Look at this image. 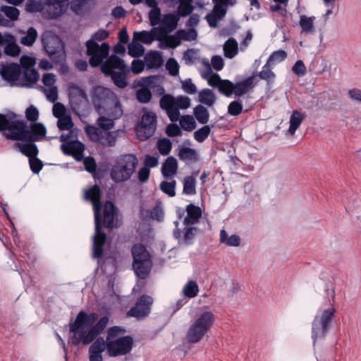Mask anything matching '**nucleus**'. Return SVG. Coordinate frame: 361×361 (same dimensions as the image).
Wrapping results in <instances>:
<instances>
[{
    "mask_svg": "<svg viewBox=\"0 0 361 361\" xmlns=\"http://www.w3.org/2000/svg\"><path fill=\"white\" fill-rule=\"evenodd\" d=\"M97 319L96 313L88 314L82 311L78 313L75 322L70 325V331L74 334L73 344L78 345L80 342L90 344L104 330L109 322L108 317H103L95 324Z\"/></svg>",
    "mask_w": 361,
    "mask_h": 361,
    "instance_id": "1",
    "label": "nucleus"
},
{
    "mask_svg": "<svg viewBox=\"0 0 361 361\" xmlns=\"http://www.w3.org/2000/svg\"><path fill=\"white\" fill-rule=\"evenodd\" d=\"M330 306L317 314L312 322V338L313 345L319 341L325 339L336 317V310L334 307L336 293L334 288L326 289Z\"/></svg>",
    "mask_w": 361,
    "mask_h": 361,
    "instance_id": "2",
    "label": "nucleus"
},
{
    "mask_svg": "<svg viewBox=\"0 0 361 361\" xmlns=\"http://www.w3.org/2000/svg\"><path fill=\"white\" fill-rule=\"evenodd\" d=\"M126 329L120 326H113L108 330L106 349L110 356H118L129 353L133 345V339L130 336H121Z\"/></svg>",
    "mask_w": 361,
    "mask_h": 361,
    "instance_id": "3",
    "label": "nucleus"
},
{
    "mask_svg": "<svg viewBox=\"0 0 361 361\" xmlns=\"http://www.w3.org/2000/svg\"><path fill=\"white\" fill-rule=\"evenodd\" d=\"M215 320L211 311H202L193 318L186 332V340L190 343H197L208 333Z\"/></svg>",
    "mask_w": 361,
    "mask_h": 361,
    "instance_id": "4",
    "label": "nucleus"
},
{
    "mask_svg": "<svg viewBox=\"0 0 361 361\" xmlns=\"http://www.w3.org/2000/svg\"><path fill=\"white\" fill-rule=\"evenodd\" d=\"M137 157L131 154L118 157L111 170V178L116 183H121L130 178L137 165Z\"/></svg>",
    "mask_w": 361,
    "mask_h": 361,
    "instance_id": "5",
    "label": "nucleus"
},
{
    "mask_svg": "<svg viewBox=\"0 0 361 361\" xmlns=\"http://www.w3.org/2000/svg\"><path fill=\"white\" fill-rule=\"evenodd\" d=\"M0 132L6 139L18 141L13 149L23 153V121L12 120L0 114Z\"/></svg>",
    "mask_w": 361,
    "mask_h": 361,
    "instance_id": "6",
    "label": "nucleus"
},
{
    "mask_svg": "<svg viewBox=\"0 0 361 361\" xmlns=\"http://www.w3.org/2000/svg\"><path fill=\"white\" fill-rule=\"evenodd\" d=\"M190 99L187 96L173 97L171 94L164 95L159 101L160 107L165 110L172 122L179 120V109H186L190 106Z\"/></svg>",
    "mask_w": 361,
    "mask_h": 361,
    "instance_id": "7",
    "label": "nucleus"
},
{
    "mask_svg": "<svg viewBox=\"0 0 361 361\" xmlns=\"http://www.w3.org/2000/svg\"><path fill=\"white\" fill-rule=\"evenodd\" d=\"M132 255L133 257V267L135 274L140 279H146L152 265L149 253L144 245L136 244L132 248Z\"/></svg>",
    "mask_w": 361,
    "mask_h": 361,
    "instance_id": "8",
    "label": "nucleus"
},
{
    "mask_svg": "<svg viewBox=\"0 0 361 361\" xmlns=\"http://www.w3.org/2000/svg\"><path fill=\"white\" fill-rule=\"evenodd\" d=\"M42 42L46 52L55 63H59L64 60V47L59 36L47 31L42 34Z\"/></svg>",
    "mask_w": 361,
    "mask_h": 361,
    "instance_id": "9",
    "label": "nucleus"
},
{
    "mask_svg": "<svg viewBox=\"0 0 361 361\" xmlns=\"http://www.w3.org/2000/svg\"><path fill=\"white\" fill-rule=\"evenodd\" d=\"M87 55L90 56L89 63L92 67L102 66L104 59L109 53L110 46L104 42L99 44L93 40H87L86 42Z\"/></svg>",
    "mask_w": 361,
    "mask_h": 361,
    "instance_id": "10",
    "label": "nucleus"
},
{
    "mask_svg": "<svg viewBox=\"0 0 361 361\" xmlns=\"http://www.w3.org/2000/svg\"><path fill=\"white\" fill-rule=\"evenodd\" d=\"M157 129V116L152 111H147L141 117L140 122L136 128L137 138L145 141L151 137Z\"/></svg>",
    "mask_w": 361,
    "mask_h": 361,
    "instance_id": "11",
    "label": "nucleus"
},
{
    "mask_svg": "<svg viewBox=\"0 0 361 361\" xmlns=\"http://www.w3.org/2000/svg\"><path fill=\"white\" fill-rule=\"evenodd\" d=\"M97 121L99 128L108 131L114 126V120L119 118L123 115V110L119 102L114 103L113 107L104 111V114H99Z\"/></svg>",
    "mask_w": 361,
    "mask_h": 361,
    "instance_id": "12",
    "label": "nucleus"
},
{
    "mask_svg": "<svg viewBox=\"0 0 361 361\" xmlns=\"http://www.w3.org/2000/svg\"><path fill=\"white\" fill-rule=\"evenodd\" d=\"M85 132L93 142H97L103 146L113 147L116 142V135L114 132L102 130L100 128L87 126Z\"/></svg>",
    "mask_w": 361,
    "mask_h": 361,
    "instance_id": "13",
    "label": "nucleus"
},
{
    "mask_svg": "<svg viewBox=\"0 0 361 361\" xmlns=\"http://www.w3.org/2000/svg\"><path fill=\"white\" fill-rule=\"evenodd\" d=\"M114 98L113 92L105 87L98 86L94 88L92 94V103L99 114H104L106 106L110 108L109 100ZM116 101H115L116 102ZM114 101H112L111 107H113Z\"/></svg>",
    "mask_w": 361,
    "mask_h": 361,
    "instance_id": "14",
    "label": "nucleus"
},
{
    "mask_svg": "<svg viewBox=\"0 0 361 361\" xmlns=\"http://www.w3.org/2000/svg\"><path fill=\"white\" fill-rule=\"evenodd\" d=\"M68 0H45L42 16L47 19H57L67 11Z\"/></svg>",
    "mask_w": 361,
    "mask_h": 361,
    "instance_id": "15",
    "label": "nucleus"
},
{
    "mask_svg": "<svg viewBox=\"0 0 361 361\" xmlns=\"http://www.w3.org/2000/svg\"><path fill=\"white\" fill-rule=\"evenodd\" d=\"M152 303V297L143 295L138 299L135 305L128 312L127 314L137 319L143 318L149 314Z\"/></svg>",
    "mask_w": 361,
    "mask_h": 361,
    "instance_id": "16",
    "label": "nucleus"
},
{
    "mask_svg": "<svg viewBox=\"0 0 361 361\" xmlns=\"http://www.w3.org/2000/svg\"><path fill=\"white\" fill-rule=\"evenodd\" d=\"M69 97L73 111H79L80 106L87 102V94L83 89L75 83L68 85Z\"/></svg>",
    "mask_w": 361,
    "mask_h": 361,
    "instance_id": "17",
    "label": "nucleus"
},
{
    "mask_svg": "<svg viewBox=\"0 0 361 361\" xmlns=\"http://www.w3.org/2000/svg\"><path fill=\"white\" fill-rule=\"evenodd\" d=\"M20 66L23 67V56L19 59V65L11 63L3 66L0 71V75L4 80L13 85L20 77L21 73Z\"/></svg>",
    "mask_w": 361,
    "mask_h": 361,
    "instance_id": "18",
    "label": "nucleus"
},
{
    "mask_svg": "<svg viewBox=\"0 0 361 361\" xmlns=\"http://www.w3.org/2000/svg\"><path fill=\"white\" fill-rule=\"evenodd\" d=\"M47 130L40 123H31L29 128L24 123V142H37L42 140L46 135Z\"/></svg>",
    "mask_w": 361,
    "mask_h": 361,
    "instance_id": "19",
    "label": "nucleus"
},
{
    "mask_svg": "<svg viewBox=\"0 0 361 361\" xmlns=\"http://www.w3.org/2000/svg\"><path fill=\"white\" fill-rule=\"evenodd\" d=\"M101 221H95V235L93 237V253L94 259H99L103 255V247L106 240V235L102 231Z\"/></svg>",
    "mask_w": 361,
    "mask_h": 361,
    "instance_id": "20",
    "label": "nucleus"
},
{
    "mask_svg": "<svg viewBox=\"0 0 361 361\" xmlns=\"http://www.w3.org/2000/svg\"><path fill=\"white\" fill-rule=\"evenodd\" d=\"M126 70L128 68L124 61L115 54L110 56L101 66V71L106 75L118 71H126Z\"/></svg>",
    "mask_w": 361,
    "mask_h": 361,
    "instance_id": "21",
    "label": "nucleus"
},
{
    "mask_svg": "<svg viewBox=\"0 0 361 361\" xmlns=\"http://www.w3.org/2000/svg\"><path fill=\"white\" fill-rule=\"evenodd\" d=\"M85 198L87 200H90L92 203L95 221H101L102 216L100 214V210L102 209V204L99 187L95 185L92 188L86 190L85 192Z\"/></svg>",
    "mask_w": 361,
    "mask_h": 361,
    "instance_id": "22",
    "label": "nucleus"
},
{
    "mask_svg": "<svg viewBox=\"0 0 361 361\" xmlns=\"http://www.w3.org/2000/svg\"><path fill=\"white\" fill-rule=\"evenodd\" d=\"M164 37V32L160 27H153L150 32L140 31L133 33V40L141 42L146 44H151L154 40L161 41Z\"/></svg>",
    "mask_w": 361,
    "mask_h": 361,
    "instance_id": "23",
    "label": "nucleus"
},
{
    "mask_svg": "<svg viewBox=\"0 0 361 361\" xmlns=\"http://www.w3.org/2000/svg\"><path fill=\"white\" fill-rule=\"evenodd\" d=\"M62 152L67 155H72L77 161L83 159L85 145L79 141H72L61 145Z\"/></svg>",
    "mask_w": 361,
    "mask_h": 361,
    "instance_id": "24",
    "label": "nucleus"
},
{
    "mask_svg": "<svg viewBox=\"0 0 361 361\" xmlns=\"http://www.w3.org/2000/svg\"><path fill=\"white\" fill-rule=\"evenodd\" d=\"M118 213V209L111 201H106L103 208V224L109 229H113L118 225L114 224V219Z\"/></svg>",
    "mask_w": 361,
    "mask_h": 361,
    "instance_id": "25",
    "label": "nucleus"
},
{
    "mask_svg": "<svg viewBox=\"0 0 361 361\" xmlns=\"http://www.w3.org/2000/svg\"><path fill=\"white\" fill-rule=\"evenodd\" d=\"M209 86L217 87L219 93L229 97L233 94V83L228 80H223L219 75H215L209 81Z\"/></svg>",
    "mask_w": 361,
    "mask_h": 361,
    "instance_id": "26",
    "label": "nucleus"
},
{
    "mask_svg": "<svg viewBox=\"0 0 361 361\" xmlns=\"http://www.w3.org/2000/svg\"><path fill=\"white\" fill-rule=\"evenodd\" d=\"M256 75H251L241 81L233 83V94L240 97L252 91L257 82L255 81Z\"/></svg>",
    "mask_w": 361,
    "mask_h": 361,
    "instance_id": "27",
    "label": "nucleus"
},
{
    "mask_svg": "<svg viewBox=\"0 0 361 361\" xmlns=\"http://www.w3.org/2000/svg\"><path fill=\"white\" fill-rule=\"evenodd\" d=\"M185 210L187 216L183 220V224L185 226H190L197 224L202 215L201 208L193 204H190L187 205Z\"/></svg>",
    "mask_w": 361,
    "mask_h": 361,
    "instance_id": "28",
    "label": "nucleus"
},
{
    "mask_svg": "<svg viewBox=\"0 0 361 361\" xmlns=\"http://www.w3.org/2000/svg\"><path fill=\"white\" fill-rule=\"evenodd\" d=\"M179 15L176 13H169L164 15L161 24L164 35L166 32H171L176 29L179 20Z\"/></svg>",
    "mask_w": 361,
    "mask_h": 361,
    "instance_id": "29",
    "label": "nucleus"
},
{
    "mask_svg": "<svg viewBox=\"0 0 361 361\" xmlns=\"http://www.w3.org/2000/svg\"><path fill=\"white\" fill-rule=\"evenodd\" d=\"M92 0H71L70 9L77 16H82L90 10Z\"/></svg>",
    "mask_w": 361,
    "mask_h": 361,
    "instance_id": "30",
    "label": "nucleus"
},
{
    "mask_svg": "<svg viewBox=\"0 0 361 361\" xmlns=\"http://www.w3.org/2000/svg\"><path fill=\"white\" fill-rule=\"evenodd\" d=\"M2 13L12 21L16 20L20 15L19 10L15 6H1L0 7V25H5L8 22L4 18Z\"/></svg>",
    "mask_w": 361,
    "mask_h": 361,
    "instance_id": "31",
    "label": "nucleus"
},
{
    "mask_svg": "<svg viewBox=\"0 0 361 361\" xmlns=\"http://www.w3.org/2000/svg\"><path fill=\"white\" fill-rule=\"evenodd\" d=\"M178 162L177 160L173 157H168L161 167L162 175L165 178H171L177 173Z\"/></svg>",
    "mask_w": 361,
    "mask_h": 361,
    "instance_id": "32",
    "label": "nucleus"
},
{
    "mask_svg": "<svg viewBox=\"0 0 361 361\" xmlns=\"http://www.w3.org/2000/svg\"><path fill=\"white\" fill-rule=\"evenodd\" d=\"M4 53L10 56H16L20 53V48L16 43L14 37L11 35H6V39L4 43Z\"/></svg>",
    "mask_w": 361,
    "mask_h": 361,
    "instance_id": "33",
    "label": "nucleus"
},
{
    "mask_svg": "<svg viewBox=\"0 0 361 361\" xmlns=\"http://www.w3.org/2000/svg\"><path fill=\"white\" fill-rule=\"evenodd\" d=\"M305 118V114H302L298 110L293 111L290 117V126L288 128V132L290 135H293L295 134V131L300 127Z\"/></svg>",
    "mask_w": 361,
    "mask_h": 361,
    "instance_id": "34",
    "label": "nucleus"
},
{
    "mask_svg": "<svg viewBox=\"0 0 361 361\" xmlns=\"http://www.w3.org/2000/svg\"><path fill=\"white\" fill-rule=\"evenodd\" d=\"M178 156L180 160L184 161L196 162L199 159V155L196 149L187 147H181Z\"/></svg>",
    "mask_w": 361,
    "mask_h": 361,
    "instance_id": "35",
    "label": "nucleus"
},
{
    "mask_svg": "<svg viewBox=\"0 0 361 361\" xmlns=\"http://www.w3.org/2000/svg\"><path fill=\"white\" fill-rule=\"evenodd\" d=\"M314 16L308 17L305 15L300 16L299 25L302 29V32L313 33L315 30L314 21Z\"/></svg>",
    "mask_w": 361,
    "mask_h": 361,
    "instance_id": "36",
    "label": "nucleus"
},
{
    "mask_svg": "<svg viewBox=\"0 0 361 361\" xmlns=\"http://www.w3.org/2000/svg\"><path fill=\"white\" fill-rule=\"evenodd\" d=\"M224 56L228 59H233L238 51V45L234 38H229L224 45Z\"/></svg>",
    "mask_w": 361,
    "mask_h": 361,
    "instance_id": "37",
    "label": "nucleus"
},
{
    "mask_svg": "<svg viewBox=\"0 0 361 361\" xmlns=\"http://www.w3.org/2000/svg\"><path fill=\"white\" fill-rule=\"evenodd\" d=\"M272 66L269 65L267 63L262 67V70L257 74L261 80H265L267 85H271L274 82L276 78V74L271 71Z\"/></svg>",
    "mask_w": 361,
    "mask_h": 361,
    "instance_id": "38",
    "label": "nucleus"
},
{
    "mask_svg": "<svg viewBox=\"0 0 361 361\" xmlns=\"http://www.w3.org/2000/svg\"><path fill=\"white\" fill-rule=\"evenodd\" d=\"M193 114L195 118L201 124H206L209 119V113L207 108L199 104L194 108Z\"/></svg>",
    "mask_w": 361,
    "mask_h": 361,
    "instance_id": "39",
    "label": "nucleus"
},
{
    "mask_svg": "<svg viewBox=\"0 0 361 361\" xmlns=\"http://www.w3.org/2000/svg\"><path fill=\"white\" fill-rule=\"evenodd\" d=\"M216 97L212 90L204 89L199 92V102L202 104L212 106L214 104Z\"/></svg>",
    "mask_w": 361,
    "mask_h": 361,
    "instance_id": "40",
    "label": "nucleus"
},
{
    "mask_svg": "<svg viewBox=\"0 0 361 361\" xmlns=\"http://www.w3.org/2000/svg\"><path fill=\"white\" fill-rule=\"evenodd\" d=\"M128 71V70H126V71H118L116 73H114L106 75L110 76L111 78L114 83L118 87L125 88L128 85L126 75Z\"/></svg>",
    "mask_w": 361,
    "mask_h": 361,
    "instance_id": "41",
    "label": "nucleus"
},
{
    "mask_svg": "<svg viewBox=\"0 0 361 361\" xmlns=\"http://www.w3.org/2000/svg\"><path fill=\"white\" fill-rule=\"evenodd\" d=\"M220 241L228 246H238L240 243V238L238 235H232L228 237L225 230H221L220 232Z\"/></svg>",
    "mask_w": 361,
    "mask_h": 361,
    "instance_id": "42",
    "label": "nucleus"
},
{
    "mask_svg": "<svg viewBox=\"0 0 361 361\" xmlns=\"http://www.w3.org/2000/svg\"><path fill=\"white\" fill-rule=\"evenodd\" d=\"M183 292L185 296L187 298H195L199 292L198 285L195 281H190L184 286Z\"/></svg>",
    "mask_w": 361,
    "mask_h": 361,
    "instance_id": "43",
    "label": "nucleus"
},
{
    "mask_svg": "<svg viewBox=\"0 0 361 361\" xmlns=\"http://www.w3.org/2000/svg\"><path fill=\"white\" fill-rule=\"evenodd\" d=\"M178 121L181 128L186 131H192L196 128V122L192 116H180Z\"/></svg>",
    "mask_w": 361,
    "mask_h": 361,
    "instance_id": "44",
    "label": "nucleus"
},
{
    "mask_svg": "<svg viewBox=\"0 0 361 361\" xmlns=\"http://www.w3.org/2000/svg\"><path fill=\"white\" fill-rule=\"evenodd\" d=\"M39 79V75L34 68L24 69V87H30L25 82H30L32 84L36 83Z\"/></svg>",
    "mask_w": 361,
    "mask_h": 361,
    "instance_id": "45",
    "label": "nucleus"
},
{
    "mask_svg": "<svg viewBox=\"0 0 361 361\" xmlns=\"http://www.w3.org/2000/svg\"><path fill=\"white\" fill-rule=\"evenodd\" d=\"M192 0H180V4L178 7V13L180 16H187L190 15L193 11L192 6Z\"/></svg>",
    "mask_w": 361,
    "mask_h": 361,
    "instance_id": "46",
    "label": "nucleus"
},
{
    "mask_svg": "<svg viewBox=\"0 0 361 361\" xmlns=\"http://www.w3.org/2000/svg\"><path fill=\"white\" fill-rule=\"evenodd\" d=\"M145 61L149 68H158L162 63L160 55L156 51L147 54L145 56Z\"/></svg>",
    "mask_w": 361,
    "mask_h": 361,
    "instance_id": "47",
    "label": "nucleus"
},
{
    "mask_svg": "<svg viewBox=\"0 0 361 361\" xmlns=\"http://www.w3.org/2000/svg\"><path fill=\"white\" fill-rule=\"evenodd\" d=\"M145 52L144 47L137 41L133 39L132 42L128 44V54L133 57H140Z\"/></svg>",
    "mask_w": 361,
    "mask_h": 361,
    "instance_id": "48",
    "label": "nucleus"
},
{
    "mask_svg": "<svg viewBox=\"0 0 361 361\" xmlns=\"http://www.w3.org/2000/svg\"><path fill=\"white\" fill-rule=\"evenodd\" d=\"M287 58V53L284 50L274 51L269 57L267 63L273 66L274 64L281 63Z\"/></svg>",
    "mask_w": 361,
    "mask_h": 361,
    "instance_id": "49",
    "label": "nucleus"
},
{
    "mask_svg": "<svg viewBox=\"0 0 361 361\" xmlns=\"http://www.w3.org/2000/svg\"><path fill=\"white\" fill-rule=\"evenodd\" d=\"M181 39L180 36L176 33V35H168L164 39V44L160 46L161 49L166 47L174 49L180 44Z\"/></svg>",
    "mask_w": 361,
    "mask_h": 361,
    "instance_id": "50",
    "label": "nucleus"
},
{
    "mask_svg": "<svg viewBox=\"0 0 361 361\" xmlns=\"http://www.w3.org/2000/svg\"><path fill=\"white\" fill-rule=\"evenodd\" d=\"M183 192L184 194L188 195L195 194V179L194 177L187 176L184 178Z\"/></svg>",
    "mask_w": 361,
    "mask_h": 361,
    "instance_id": "51",
    "label": "nucleus"
},
{
    "mask_svg": "<svg viewBox=\"0 0 361 361\" xmlns=\"http://www.w3.org/2000/svg\"><path fill=\"white\" fill-rule=\"evenodd\" d=\"M172 148V143L167 138L159 139L157 142V149L161 155H167L169 154Z\"/></svg>",
    "mask_w": 361,
    "mask_h": 361,
    "instance_id": "52",
    "label": "nucleus"
},
{
    "mask_svg": "<svg viewBox=\"0 0 361 361\" xmlns=\"http://www.w3.org/2000/svg\"><path fill=\"white\" fill-rule=\"evenodd\" d=\"M210 132V126L205 125L194 133V138L198 142H202L208 137Z\"/></svg>",
    "mask_w": 361,
    "mask_h": 361,
    "instance_id": "53",
    "label": "nucleus"
},
{
    "mask_svg": "<svg viewBox=\"0 0 361 361\" xmlns=\"http://www.w3.org/2000/svg\"><path fill=\"white\" fill-rule=\"evenodd\" d=\"M42 8H44V1H41L29 0L25 5V10L30 13L40 12L42 14Z\"/></svg>",
    "mask_w": 361,
    "mask_h": 361,
    "instance_id": "54",
    "label": "nucleus"
},
{
    "mask_svg": "<svg viewBox=\"0 0 361 361\" xmlns=\"http://www.w3.org/2000/svg\"><path fill=\"white\" fill-rule=\"evenodd\" d=\"M39 153L38 148L34 142H24V155L29 159L35 158Z\"/></svg>",
    "mask_w": 361,
    "mask_h": 361,
    "instance_id": "55",
    "label": "nucleus"
},
{
    "mask_svg": "<svg viewBox=\"0 0 361 361\" xmlns=\"http://www.w3.org/2000/svg\"><path fill=\"white\" fill-rule=\"evenodd\" d=\"M176 182L172 180L171 182L163 181L160 184V189L163 192L168 195L169 197H174L176 195L175 187Z\"/></svg>",
    "mask_w": 361,
    "mask_h": 361,
    "instance_id": "56",
    "label": "nucleus"
},
{
    "mask_svg": "<svg viewBox=\"0 0 361 361\" xmlns=\"http://www.w3.org/2000/svg\"><path fill=\"white\" fill-rule=\"evenodd\" d=\"M137 99L141 103H147L152 99V93L148 88L142 87L136 92Z\"/></svg>",
    "mask_w": 361,
    "mask_h": 361,
    "instance_id": "57",
    "label": "nucleus"
},
{
    "mask_svg": "<svg viewBox=\"0 0 361 361\" xmlns=\"http://www.w3.org/2000/svg\"><path fill=\"white\" fill-rule=\"evenodd\" d=\"M177 34L180 36V39L185 41H192L196 39L197 34L195 29L179 30L177 31Z\"/></svg>",
    "mask_w": 361,
    "mask_h": 361,
    "instance_id": "58",
    "label": "nucleus"
},
{
    "mask_svg": "<svg viewBox=\"0 0 361 361\" xmlns=\"http://www.w3.org/2000/svg\"><path fill=\"white\" fill-rule=\"evenodd\" d=\"M197 231V228L195 227H189L186 226L184 228V235H183V240L186 245H190L192 243V240L194 239Z\"/></svg>",
    "mask_w": 361,
    "mask_h": 361,
    "instance_id": "59",
    "label": "nucleus"
},
{
    "mask_svg": "<svg viewBox=\"0 0 361 361\" xmlns=\"http://www.w3.org/2000/svg\"><path fill=\"white\" fill-rule=\"evenodd\" d=\"M57 126L61 130H70L73 126V123L70 116H63L59 118Z\"/></svg>",
    "mask_w": 361,
    "mask_h": 361,
    "instance_id": "60",
    "label": "nucleus"
},
{
    "mask_svg": "<svg viewBox=\"0 0 361 361\" xmlns=\"http://www.w3.org/2000/svg\"><path fill=\"white\" fill-rule=\"evenodd\" d=\"M243 111V105L239 101L231 102L228 106V113L231 116H238Z\"/></svg>",
    "mask_w": 361,
    "mask_h": 361,
    "instance_id": "61",
    "label": "nucleus"
},
{
    "mask_svg": "<svg viewBox=\"0 0 361 361\" xmlns=\"http://www.w3.org/2000/svg\"><path fill=\"white\" fill-rule=\"evenodd\" d=\"M106 348V341L103 338H97L90 347L89 351L102 353Z\"/></svg>",
    "mask_w": 361,
    "mask_h": 361,
    "instance_id": "62",
    "label": "nucleus"
},
{
    "mask_svg": "<svg viewBox=\"0 0 361 361\" xmlns=\"http://www.w3.org/2000/svg\"><path fill=\"white\" fill-rule=\"evenodd\" d=\"M37 37V32L34 27H30L24 36V46H32Z\"/></svg>",
    "mask_w": 361,
    "mask_h": 361,
    "instance_id": "63",
    "label": "nucleus"
},
{
    "mask_svg": "<svg viewBox=\"0 0 361 361\" xmlns=\"http://www.w3.org/2000/svg\"><path fill=\"white\" fill-rule=\"evenodd\" d=\"M164 210L160 203L155 205L150 212V217L158 221H161L164 219Z\"/></svg>",
    "mask_w": 361,
    "mask_h": 361,
    "instance_id": "64",
    "label": "nucleus"
}]
</instances>
